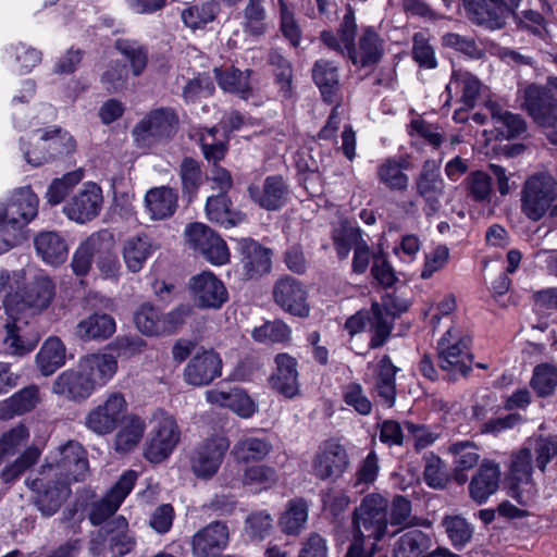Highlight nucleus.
<instances>
[{"label": "nucleus", "mask_w": 557, "mask_h": 557, "mask_svg": "<svg viewBox=\"0 0 557 557\" xmlns=\"http://www.w3.org/2000/svg\"><path fill=\"white\" fill-rule=\"evenodd\" d=\"M214 92V84L208 74H198L188 79L182 90V98L187 104H195L209 98Z\"/></svg>", "instance_id": "obj_60"}, {"label": "nucleus", "mask_w": 557, "mask_h": 557, "mask_svg": "<svg viewBox=\"0 0 557 557\" xmlns=\"http://www.w3.org/2000/svg\"><path fill=\"white\" fill-rule=\"evenodd\" d=\"M351 543L345 557H371L388 533V502L379 494L362 498L351 516Z\"/></svg>", "instance_id": "obj_2"}, {"label": "nucleus", "mask_w": 557, "mask_h": 557, "mask_svg": "<svg viewBox=\"0 0 557 557\" xmlns=\"http://www.w3.org/2000/svg\"><path fill=\"white\" fill-rule=\"evenodd\" d=\"M535 458V466L545 472L547 465L557 458V435L539 436L527 442Z\"/></svg>", "instance_id": "obj_57"}, {"label": "nucleus", "mask_w": 557, "mask_h": 557, "mask_svg": "<svg viewBox=\"0 0 557 557\" xmlns=\"http://www.w3.org/2000/svg\"><path fill=\"white\" fill-rule=\"evenodd\" d=\"M470 344L471 339L468 336L457 337L453 330H448L438 341V367L449 381H457L470 373L473 364Z\"/></svg>", "instance_id": "obj_5"}, {"label": "nucleus", "mask_w": 557, "mask_h": 557, "mask_svg": "<svg viewBox=\"0 0 557 557\" xmlns=\"http://www.w3.org/2000/svg\"><path fill=\"white\" fill-rule=\"evenodd\" d=\"M273 66L275 83L278 85V95L283 99L293 97V66L292 63L277 50H271L268 58Z\"/></svg>", "instance_id": "obj_50"}, {"label": "nucleus", "mask_w": 557, "mask_h": 557, "mask_svg": "<svg viewBox=\"0 0 557 557\" xmlns=\"http://www.w3.org/2000/svg\"><path fill=\"white\" fill-rule=\"evenodd\" d=\"M277 471L267 465H256L244 470L242 482L245 486L255 488L256 492L268 491L278 482Z\"/></svg>", "instance_id": "obj_51"}, {"label": "nucleus", "mask_w": 557, "mask_h": 557, "mask_svg": "<svg viewBox=\"0 0 557 557\" xmlns=\"http://www.w3.org/2000/svg\"><path fill=\"white\" fill-rule=\"evenodd\" d=\"M408 306H401L394 310L388 304L385 305V311H383L381 305L374 302L371 306L373 318L371 320V330L373 335L370 341L371 348H379L384 345L391 335L393 329V321L396 317L407 311Z\"/></svg>", "instance_id": "obj_36"}, {"label": "nucleus", "mask_w": 557, "mask_h": 557, "mask_svg": "<svg viewBox=\"0 0 557 557\" xmlns=\"http://www.w3.org/2000/svg\"><path fill=\"white\" fill-rule=\"evenodd\" d=\"M451 545L460 550L472 539L473 528L461 516H445L441 522Z\"/></svg>", "instance_id": "obj_55"}, {"label": "nucleus", "mask_w": 557, "mask_h": 557, "mask_svg": "<svg viewBox=\"0 0 557 557\" xmlns=\"http://www.w3.org/2000/svg\"><path fill=\"white\" fill-rule=\"evenodd\" d=\"M520 107L534 123L549 129L547 138L557 145V98L552 89L537 84L529 85L522 91Z\"/></svg>", "instance_id": "obj_4"}, {"label": "nucleus", "mask_w": 557, "mask_h": 557, "mask_svg": "<svg viewBox=\"0 0 557 557\" xmlns=\"http://www.w3.org/2000/svg\"><path fill=\"white\" fill-rule=\"evenodd\" d=\"M39 139L46 145V150L49 153V160L66 156L74 151L75 141L73 137L61 128L54 129H37Z\"/></svg>", "instance_id": "obj_49"}, {"label": "nucleus", "mask_w": 557, "mask_h": 557, "mask_svg": "<svg viewBox=\"0 0 557 557\" xmlns=\"http://www.w3.org/2000/svg\"><path fill=\"white\" fill-rule=\"evenodd\" d=\"M530 385L539 397L552 395L557 387V368L550 363L537 364L533 370Z\"/></svg>", "instance_id": "obj_59"}, {"label": "nucleus", "mask_w": 557, "mask_h": 557, "mask_svg": "<svg viewBox=\"0 0 557 557\" xmlns=\"http://www.w3.org/2000/svg\"><path fill=\"white\" fill-rule=\"evenodd\" d=\"M264 2L265 0H247L243 10V28L246 34L255 37L265 34L268 14Z\"/></svg>", "instance_id": "obj_47"}, {"label": "nucleus", "mask_w": 557, "mask_h": 557, "mask_svg": "<svg viewBox=\"0 0 557 557\" xmlns=\"http://www.w3.org/2000/svg\"><path fill=\"white\" fill-rule=\"evenodd\" d=\"M556 182L548 174L529 177L521 189V211L531 221H540L557 198Z\"/></svg>", "instance_id": "obj_8"}, {"label": "nucleus", "mask_w": 557, "mask_h": 557, "mask_svg": "<svg viewBox=\"0 0 557 557\" xmlns=\"http://www.w3.org/2000/svg\"><path fill=\"white\" fill-rule=\"evenodd\" d=\"M272 450V444L265 438L244 437L233 447L232 454L238 462L260 461Z\"/></svg>", "instance_id": "obj_46"}, {"label": "nucleus", "mask_w": 557, "mask_h": 557, "mask_svg": "<svg viewBox=\"0 0 557 557\" xmlns=\"http://www.w3.org/2000/svg\"><path fill=\"white\" fill-rule=\"evenodd\" d=\"M39 200L30 187L16 189L8 205L0 203V233L24 232L37 216Z\"/></svg>", "instance_id": "obj_6"}, {"label": "nucleus", "mask_w": 557, "mask_h": 557, "mask_svg": "<svg viewBox=\"0 0 557 557\" xmlns=\"http://www.w3.org/2000/svg\"><path fill=\"white\" fill-rule=\"evenodd\" d=\"M312 78L319 87L323 99L334 102L339 89L338 67L333 61L318 60L312 67Z\"/></svg>", "instance_id": "obj_41"}, {"label": "nucleus", "mask_w": 557, "mask_h": 557, "mask_svg": "<svg viewBox=\"0 0 557 557\" xmlns=\"http://www.w3.org/2000/svg\"><path fill=\"white\" fill-rule=\"evenodd\" d=\"M230 447L225 436L215 435L203 441L191 456V470L197 478L210 479L219 470Z\"/></svg>", "instance_id": "obj_19"}, {"label": "nucleus", "mask_w": 557, "mask_h": 557, "mask_svg": "<svg viewBox=\"0 0 557 557\" xmlns=\"http://www.w3.org/2000/svg\"><path fill=\"white\" fill-rule=\"evenodd\" d=\"M272 529L273 518L267 510L251 512L245 520L244 531L251 540H264Z\"/></svg>", "instance_id": "obj_63"}, {"label": "nucleus", "mask_w": 557, "mask_h": 557, "mask_svg": "<svg viewBox=\"0 0 557 557\" xmlns=\"http://www.w3.org/2000/svg\"><path fill=\"white\" fill-rule=\"evenodd\" d=\"M230 531L225 522L213 521L191 537V552L196 557H216L227 546Z\"/></svg>", "instance_id": "obj_24"}, {"label": "nucleus", "mask_w": 557, "mask_h": 557, "mask_svg": "<svg viewBox=\"0 0 557 557\" xmlns=\"http://www.w3.org/2000/svg\"><path fill=\"white\" fill-rule=\"evenodd\" d=\"M276 372L271 376L272 387L287 398L297 395L299 391L297 360L288 354L275 357Z\"/></svg>", "instance_id": "obj_30"}, {"label": "nucleus", "mask_w": 557, "mask_h": 557, "mask_svg": "<svg viewBox=\"0 0 557 557\" xmlns=\"http://www.w3.org/2000/svg\"><path fill=\"white\" fill-rule=\"evenodd\" d=\"M350 465L346 448L336 440L324 441L312 459V474L322 481L336 482Z\"/></svg>", "instance_id": "obj_11"}, {"label": "nucleus", "mask_w": 557, "mask_h": 557, "mask_svg": "<svg viewBox=\"0 0 557 557\" xmlns=\"http://www.w3.org/2000/svg\"><path fill=\"white\" fill-rule=\"evenodd\" d=\"M55 295V285L51 277L46 274H37L28 282L20 294L8 297L4 300V307L12 321L4 324L7 335L4 344L12 355L23 356L30 352L39 342L37 333H27L25 331L26 322H22L20 318L13 317V305H21L41 311L46 309Z\"/></svg>", "instance_id": "obj_1"}, {"label": "nucleus", "mask_w": 557, "mask_h": 557, "mask_svg": "<svg viewBox=\"0 0 557 557\" xmlns=\"http://www.w3.org/2000/svg\"><path fill=\"white\" fill-rule=\"evenodd\" d=\"M33 491L37 492L35 505L45 517L53 516L70 494L69 485L55 479L44 484L42 479H35L30 483Z\"/></svg>", "instance_id": "obj_28"}, {"label": "nucleus", "mask_w": 557, "mask_h": 557, "mask_svg": "<svg viewBox=\"0 0 557 557\" xmlns=\"http://www.w3.org/2000/svg\"><path fill=\"white\" fill-rule=\"evenodd\" d=\"M127 409L125 397L121 393L110 394L103 404L86 416V426L98 435L113 432L124 418Z\"/></svg>", "instance_id": "obj_16"}, {"label": "nucleus", "mask_w": 557, "mask_h": 557, "mask_svg": "<svg viewBox=\"0 0 557 557\" xmlns=\"http://www.w3.org/2000/svg\"><path fill=\"white\" fill-rule=\"evenodd\" d=\"M159 248L157 242L147 234L128 237L123 245V259L126 268L139 272L147 259Z\"/></svg>", "instance_id": "obj_32"}, {"label": "nucleus", "mask_w": 557, "mask_h": 557, "mask_svg": "<svg viewBox=\"0 0 557 557\" xmlns=\"http://www.w3.org/2000/svg\"><path fill=\"white\" fill-rule=\"evenodd\" d=\"M242 275L246 280H257L272 270L273 251L252 238L237 240Z\"/></svg>", "instance_id": "obj_17"}, {"label": "nucleus", "mask_w": 557, "mask_h": 557, "mask_svg": "<svg viewBox=\"0 0 557 557\" xmlns=\"http://www.w3.org/2000/svg\"><path fill=\"white\" fill-rule=\"evenodd\" d=\"M398 369L393 364L391 358L385 355L379 362V372L375 379V392L380 403L387 408L395 404L396 384L395 376Z\"/></svg>", "instance_id": "obj_43"}, {"label": "nucleus", "mask_w": 557, "mask_h": 557, "mask_svg": "<svg viewBox=\"0 0 557 557\" xmlns=\"http://www.w3.org/2000/svg\"><path fill=\"white\" fill-rule=\"evenodd\" d=\"M308 520V504L302 498L290 499L285 512L280 518L278 524L283 533L297 535Z\"/></svg>", "instance_id": "obj_45"}, {"label": "nucleus", "mask_w": 557, "mask_h": 557, "mask_svg": "<svg viewBox=\"0 0 557 557\" xmlns=\"http://www.w3.org/2000/svg\"><path fill=\"white\" fill-rule=\"evenodd\" d=\"M178 175L183 196L190 202L203 182L200 163L190 157H185L180 164Z\"/></svg>", "instance_id": "obj_52"}, {"label": "nucleus", "mask_w": 557, "mask_h": 557, "mask_svg": "<svg viewBox=\"0 0 557 557\" xmlns=\"http://www.w3.org/2000/svg\"><path fill=\"white\" fill-rule=\"evenodd\" d=\"M287 193V186L280 175L268 176L263 182L262 188L256 185L248 187L250 198L261 208L269 211L281 209L286 202Z\"/></svg>", "instance_id": "obj_29"}, {"label": "nucleus", "mask_w": 557, "mask_h": 557, "mask_svg": "<svg viewBox=\"0 0 557 557\" xmlns=\"http://www.w3.org/2000/svg\"><path fill=\"white\" fill-rule=\"evenodd\" d=\"M273 298L277 306L293 315H309L310 309L307 302V290L305 286L293 276L286 275L275 282Z\"/></svg>", "instance_id": "obj_22"}, {"label": "nucleus", "mask_w": 557, "mask_h": 557, "mask_svg": "<svg viewBox=\"0 0 557 557\" xmlns=\"http://www.w3.org/2000/svg\"><path fill=\"white\" fill-rule=\"evenodd\" d=\"M533 457V453L528 444L512 455L509 480L511 495L515 498L518 497L521 486L530 485L532 482Z\"/></svg>", "instance_id": "obj_40"}, {"label": "nucleus", "mask_w": 557, "mask_h": 557, "mask_svg": "<svg viewBox=\"0 0 557 557\" xmlns=\"http://www.w3.org/2000/svg\"><path fill=\"white\" fill-rule=\"evenodd\" d=\"M137 474L135 471L129 470L125 472L103 498L92 503L88 515L89 521L92 525L102 527L114 518V513L133 490Z\"/></svg>", "instance_id": "obj_15"}, {"label": "nucleus", "mask_w": 557, "mask_h": 557, "mask_svg": "<svg viewBox=\"0 0 557 557\" xmlns=\"http://www.w3.org/2000/svg\"><path fill=\"white\" fill-rule=\"evenodd\" d=\"M185 235L189 246L199 251L212 264L221 265L228 262L230 251L226 243L206 224L188 225Z\"/></svg>", "instance_id": "obj_13"}, {"label": "nucleus", "mask_w": 557, "mask_h": 557, "mask_svg": "<svg viewBox=\"0 0 557 557\" xmlns=\"http://www.w3.org/2000/svg\"><path fill=\"white\" fill-rule=\"evenodd\" d=\"M467 196L475 202H490L492 197V178L483 171H473L465 180Z\"/></svg>", "instance_id": "obj_58"}, {"label": "nucleus", "mask_w": 557, "mask_h": 557, "mask_svg": "<svg viewBox=\"0 0 557 557\" xmlns=\"http://www.w3.org/2000/svg\"><path fill=\"white\" fill-rule=\"evenodd\" d=\"M115 330L116 323L112 315L94 311L77 323L75 334L83 341H104L110 338Z\"/></svg>", "instance_id": "obj_33"}, {"label": "nucleus", "mask_w": 557, "mask_h": 557, "mask_svg": "<svg viewBox=\"0 0 557 557\" xmlns=\"http://www.w3.org/2000/svg\"><path fill=\"white\" fill-rule=\"evenodd\" d=\"M88 473V459L85 448L75 441H69L59 448L55 463L41 467V474L58 479L70 485L72 482L84 481Z\"/></svg>", "instance_id": "obj_7"}, {"label": "nucleus", "mask_w": 557, "mask_h": 557, "mask_svg": "<svg viewBox=\"0 0 557 557\" xmlns=\"http://www.w3.org/2000/svg\"><path fill=\"white\" fill-rule=\"evenodd\" d=\"M358 63L362 67L376 64L383 54L382 41L372 27L363 29L358 41Z\"/></svg>", "instance_id": "obj_48"}, {"label": "nucleus", "mask_w": 557, "mask_h": 557, "mask_svg": "<svg viewBox=\"0 0 557 557\" xmlns=\"http://www.w3.org/2000/svg\"><path fill=\"white\" fill-rule=\"evenodd\" d=\"M117 362L110 354L89 355L75 369L61 373L53 382V393L72 400L86 399L96 386L104 385L116 372Z\"/></svg>", "instance_id": "obj_3"}, {"label": "nucleus", "mask_w": 557, "mask_h": 557, "mask_svg": "<svg viewBox=\"0 0 557 557\" xmlns=\"http://www.w3.org/2000/svg\"><path fill=\"white\" fill-rule=\"evenodd\" d=\"M492 119L497 136L503 139L521 138L527 133L528 124L520 114L497 109L493 111Z\"/></svg>", "instance_id": "obj_44"}, {"label": "nucleus", "mask_w": 557, "mask_h": 557, "mask_svg": "<svg viewBox=\"0 0 557 557\" xmlns=\"http://www.w3.org/2000/svg\"><path fill=\"white\" fill-rule=\"evenodd\" d=\"M153 435L145 450L147 460L159 463L166 459L180 442L181 431L173 417L161 411L156 416Z\"/></svg>", "instance_id": "obj_14"}, {"label": "nucleus", "mask_w": 557, "mask_h": 557, "mask_svg": "<svg viewBox=\"0 0 557 557\" xmlns=\"http://www.w3.org/2000/svg\"><path fill=\"white\" fill-rule=\"evenodd\" d=\"M194 302L203 309H219L228 299L223 282L211 272H202L189 281Z\"/></svg>", "instance_id": "obj_20"}, {"label": "nucleus", "mask_w": 557, "mask_h": 557, "mask_svg": "<svg viewBox=\"0 0 557 557\" xmlns=\"http://www.w3.org/2000/svg\"><path fill=\"white\" fill-rule=\"evenodd\" d=\"M218 11V3L214 1H208L186 8L182 12V18L187 27L197 29L212 22L215 18Z\"/></svg>", "instance_id": "obj_61"}, {"label": "nucleus", "mask_w": 557, "mask_h": 557, "mask_svg": "<svg viewBox=\"0 0 557 557\" xmlns=\"http://www.w3.org/2000/svg\"><path fill=\"white\" fill-rule=\"evenodd\" d=\"M66 348L58 337H49L36 356V363L45 376L52 375L65 363Z\"/></svg>", "instance_id": "obj_42"}, {"label": "nucleus", "mask_w": 557, "mask_h": 557, "mask_svg": "<svg viewBox=\"0 0 557 557\" xmlns=\"http://www.w3.org/2000/svg\"><path fill=\"white\" fill-rule=\"evenodd\" d=\"M500 467L497 462L484 459L469 483L471 499L482 505L494 495L500 483Z\"/></svg>", "instance_id": "obj_25"}, {"label": "nucleus", "mask_w": 557, "mask_h": 557, "mask_svg": "<svg viewBox=\"0 0 557 557\" xmlns=\"http://www.w3.org/2000/svg\"><path fill=\"white\" fill-rule=\"evenodd\" d=\"M36 253L47 264L57 267L65 262L69 247L65 239L54 231H42L34 238Z\"/></svg>", "instance_id": "obj_31"}, {"label": "nucleus", "mask_w": 557, "mask_h": 557, "mask_svg": "<svg viewBox=\"0 0 557 557\" xmlns=\"http://www.w3.org/2000/svg\"><path fill=\"white\" fill-rule=\"evenodd\" d=\"M180 119L172 108L151 110L133 129L136 141L143 146L171 139L178 128Z\"/></svg>", "instance_id": "obj_9"}, {"label": "nucleus", "mask_w": 557, "mask_h": 557, "mask_svg": "<svg viewBox=\"0 0 557 557\" xmlns=\"http://www.w3.org/2000/svg\"><path fill=\"white\" fill-rule=\"evenodd\" d=\"M103 203L102 190L96 183H86L64 206L69 219L85 223L95 219Z\"/></svg>", "instance_id": "obj_21"}, {"label": "nucleus", "mask_w": 557, "mask_h": 557, "mask_svg": "<svg viewBox=\"0 0 557 557\" xmlns=\"http://www.w3.org/2000/svg\"><path fill=\"white\" fill-rule=\"evenodd\" d=\"M114 246L113 235L108 231H101L89 236L75 251L72 259V269L76 275H86L97 251H108Z\"/></svg>", "instance_id": "obj_27"}, {"label": "nucleus", "mask_w": 557, "mask_h": 557, "mask_svg": "<svg viewBox=\"0 0 557 557\" xmlns=\"http://www.w3.org/2000/svg\"><path fill=\"white\" fill-rule=\"evenodd\" d=\"M357 23L355 12L348 4L343 20L339 23L337 34L333 30H322L320 40L332 51L342 57H347L355 65L358 63L356 46Z\"/></svg>", "instance_id": "obj_18"}, {"label": "nucleus", "mask_w": 557, "mask_h": 557, "mask_svg": "<svg viewBox=\"0 0 557 557\" xmlns=\"http://www.w3.org/2000/svg\"><path fill=\"white\" fill-rule=\"evenodd\" d=\"M84 177V172L81 169L65 173L62 177L54 178L47 191L46 199L49 205L57 206L61 203L65 197Z\"/></svg>", "instance_id": "obj_56"}, {"label": "nucleus", "mask_w": 557, "mask_h": 557, "mask_svg": "<svg viewBox=\"0 0 557 557\" xmlns=\"http://www.w3.org/2000/svg\"><path fill=\"white\" fill-rule=\"evenodd\" d=\"M441 166L436 160L428 159L414 181L416 193L424 201L425 216L435 215L441 209V199L445 194L446 184L441 175Z\"/></svg>", "instance_id": "obj_12"}, {"label": "nucleus", "mask_w": 557, "mask_h": 557, "mask_svg": "<svg viewBox=\"0 0 557 557\" xmlns=\"http://www.w3.org/2000/svg\"><path fill=\"white\" fill-rule=\"evenodd\" d=\"M177 193L169 186L150 188L145 195V207L154 221L171 218L177 209Z\"/></svg>", "instance_id": "obj_34"}, {"label": "nucleus", "mask_w": 557, "mask_h": 557, "mask_svg": "<svg viewBox=\"0 0 557 557\" xmlns=\"http://www.w3.org/2000/svg\"><path fill=\"white\" fill-rule=\"evenodd\" d=\"M448 451L454 458V480L460 485L465 484L468 481L466 471L479 463V447L471 441H461L453 443Z\"/></svg>", "instance_id": "obj_37"}, {"label": "nucleus", "mask_w": 557, "mask_h": 557, "mask_svg": "<svg viewBox=\"0 0 557 557\" xmlns=\"http://www.w3.org/2000/svg\"><path fill=\"white\" fill-rule=\"evenodd\" d=\"M467 17L475 25L491 30L506 25L510 14L522 0H461Z\"/></svg>", "instance_id": "obj_10"}, {"label": "nucleus", "mask_w": 557, "mask_h": 557, "mask_svg": "<svg viewBox=\"0 0 557 557\" xmlns=\"http://www.w3.org/2000/svg\"><path fill=\"white\" fill-rule=\"evenodd\" d=\"M161 313L149 304L141 305L134 314L137 330L148 336L162 334Z\"/></svg>", "instance_id": "obj_62"}, {"label": "nucleus", "mask_w": 557, "mask_h": 557, "mask_svg": "<svg viewBox=\"0 0 557 557\" xmlns=\"http://www.w3.org/2000/svg\"><path fill=\"white\" fill-rule=\"evenodd\" d=\"M114 47L128 60L134 76H139L145 71L148 50L144 45L137 40L119 38L115 40Z\"/></svg>", "instance_id": "obj_53"}, {"label": "nucleus", "mask_w": 557, "mask_h": 557, "mask_svg": "<svg viewBox=\"0 0 557 557\" xmlns=\"http://www.w3.org/2000/svg\"><path fill=\"white\" fill-rule=\"evenodd\" d=\"M98 537L108 543V548L114 557L129 554L136 539L128 530V522L123 516H115L98 531Z\"/></svg>", "instance_id": "obj_26"}, {"label": "nucleus", "mask_w": 557, "mask_h": 557, "mask_svg": "<svg viewBox=\"0 0 557 557\" xmlns=\"http://www.w3.org/2000/svg\"><path fill=\"white\" fill-rule=\"evenodd\" d=\"M431 536L418 529L403 533L393 544L392 557H430Z\"/></svg>", "instance_id": "obj_35"}, {"label": "nucleus", "mask_w": 557, "mask_h": 557, "mask_svg": "<svg viewBox=\"0 0 557 557\" xmlns=\"http://www.w3.org/2000/svg\"><path fill=\"white\" fill-rule=\"evenodd\" d=\"M207 400L221 407L230 408L242 418H250L255 412V404L242 389L228 392L212 389L207 392Z\"/></svg>", "instance_id": "obj_39"}, {"label": "nucleus", "mask_w": 557, "mask_h": 557, "mask_svg": "<svg viewBox=\"0 0 557 557\" xmlns=\"http://www.w3.org/2000/svg\"><path fill=\"white\" fill-rule=\"evenodd\" d=\"M207 216L211 222L228 228L234 227L245 220V214L232 209V201L226 194H219L207 199Z\"/></svg>", "instance_id": "obj_38"}, {"label": "nucleus", "mask_w": 557, "mask_h": 557, "mask_svg": "<svg viewBox=\"0 0 557 557\" xmlns=\"http://www.w3.org/2000/svg\"><path fill=\"white\" fill-rule=\"evenodd\" d=\"M145 428V422L139 417H128L125 425L115 435V450L120 453L133 450L140 442Z\"/></svg>", "instance_id": "obj_54"}, {"label": "nucleus", "mask_w": 557, "mask_h": 557, "mask_svg": "<svg viewBox=\"0 0 557 557\" xmlns=\"http://www.w3.org/2000/svg\"><path fill=\"white\" fill-rule=\"evenodd\" d=\"M222 374V360L213 349L197 352L184 369V381L193 386H205Z\"/></svg>", "instance_id": "obj_23"}, {"label": "nucleus", "mask_w": 557, "mask_h": 557, "mask_svg": "<svg viewBox=\"0 0 557 557\" xmlns=\"http://www.w3.org/2000/svg\"><path fill=\"white\" fill-rule=\"evenodd\" d=\"M39 388L36 385H29L7 400V408L14 414H23L33 410L39 403Z\"/></svg>", "instance_id": "obj_64"}]
</instances>
